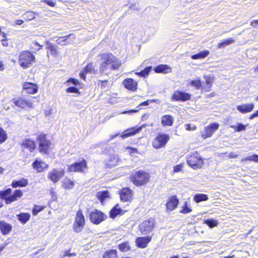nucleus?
<instances>
[{
	"label": "nucleus",
	"mask_w": 258,
	"mask_h": 258,
	"mask_svg": "<svg viewBox=\"0 0 258 258\" xmlns=\"http://www.w3.org/2000/svg\"><path fill=\"white\" fill-rule=\"evenodd\" d=\"M100 57V72L105 75L111 70H118L121 66L120 60L111 53L105 52L99 55Z\"/></svg>",
	"instance_id": "nucleus-1"
},
{
	"label": "nucleus",
	"mask_w": 258,
	"mask_h": 258,
	"mask_svg": "<svg viewBox=\"0 0 258 258\" xmlns=\"http://www.w3.org/2000/svg\"><path fill=\"white\" fill-rule=\"evenodd\" d=\"M149 174L142 170H139L133 173L131 176L132 181L138 186L147 184L149 182Z\"/></svg>",
	"instance_id": "nucleus-2"
},
{
	"label": "nucleus",
	"mask_w": 258,
	"mask_h": 258,
	"mask_svg": "<svg viewBox=\"0 0 258 258\" xmlns=\"http://www.w3.org/2000/svg\"><path fill=\"white\" fill-rule=\"evenodd\" d=\"M35 56L28 51H23L19 55L18 62L20 66L23 69L30 67L32 62L35 61Z\"/></svg>",
	"instance_id": "nucleus-3"
},
{
	"label": "nucleus",
	"mask_w": 258,
	"mask_h": 258,
	"mask_svg": "<svg viewBox=\"0 0 258 258\" xmlns=\"http://www.w3.org/2000/svg\"><path fill=\"white\" fill-rule=\"evenodd\" d=\"M187 163L188 165L194 169L200 168L203 165V160L201 155L195 152L191 154L187 157Z\"/></svg>",
	"instance_id": "nucleus-4"
},
{
	"label": "nucleus",
	"mask_w": 258,
	"mask_h": 258,
	"mask_svg": "<svg viewBox=\"0 0 258 258\" xmlns=\"http://www.w3.org/2000/svg\"><path fill=\"white\" fill-rule=\"evenodd\" d=\"M87 169V164L85 159L80 162H75L68 167V171L70 172L85 173Z\"/></svg>",
	"instance_id": "nucleus-5"
},
{
	"label": "nucleus",
	"mask_w": 258,
	"mask_h": 258,
	"mask_svg": "<svg viewBox=\"0 0 258 258\" xmlns=\"http://www.w3.org/2000/svg\"><path fill=\"white\" fill-rule=\"evenodd\" d=\"M170 139V137L166 134H159L153 140V146L155 149H160L164 147Z\"/></svg>",
	"instance_id": "nucleus-6"
},
{
	"label": "nucleus",
	"mask_w": 258,
	"mask_h": 258,
	"mask_svg": "<svg viewBox=\"0 0 258 258\" xmlns=\"http://www.w3.org/2000/svg\"><path fill=\"white\" fill-rule=\"evenodd\" d=\"M107 216L101 211L94 210L89 214L90 220L93 224L98 225L107 218Z\"/></svg>",
	"instance_id": "nucleus-7"
},
{
	"label": "nucleus",
	"mask_w": 258,
	"mask_h": 258,
	"mask_svg": "<svg viewBox=\"0 0 258 258\" xmlns=\"http://www.w3.org/2000/svg\"><path fill=\"white\" fill-rule=\"evenodd\" d=\"M154 223L155 221L153 218L143 221L140 225V230L142 234L147 235L151 232L154 228Z\"/></svg>",
	"instance_id": "nucleus-8"
},
{
	"label": "nucleus",
	"mask_w": 258,
	"mask_h": 258,
	"mask_svg": "<svg viewBox=\"0 0 258 258\" xmlns=\"http://www.w3.org/2000/svg\"><path fill=\"white\" fill-rule=\"evenodd\" d=\"M84 216L82 211L79 210L76 214L75 221L73 226L74 231L77 233L81 232L84 227Z\"/></svg>",
	"instance_id": "nucleus-9"
},
{
	"label": "nucleus",
	"mask_w": 258,
	"mask_h": 258,
	"mask_svg": "<svg viewBox=\"0 0 258 258\" xmlns=\"http://www.w3.org/2000/svg\"><path fill=\"white\" fill-rule=\"evenodd\" d=\"M39 142V148L40 152L44 154L48 153L51 143L46 139L45 135H40L38 137Z\"/></svg>",
	"instance_id": "nucleus-10"
},
{
	"label": "nucleus",
	"mask_w": 258,
	"mask_h": 258,
	"mask_svg": "<svg viewBox=\"0 0 258 258\" xmlns=\"http://www.w3.org/2000/svg\"><path fill=\"white\" fill-rule=\"evenodd\" d=\"M64 173L63 169L54 168L48 172L47 177L53 183H56L64 176Z\"/></svg>",
	"instance_id": "nucleus-11"
},
{
	"label": "nucleus",
	"mask_w": 258,
	"mask_h": 258,
	"mask_svg": "<svg viewBox=\"0 0 258 258\" xmlns=\"http://www.w3.org/2000/svg\"><path fill=\"white\" fill-rule=\"evenodd\" d=\"M219 127V124L218 123H213L208 126L206 127L205 130L202 132V138L203 139L210 138L213 133L216 131Z\"/></svg>",
	"instance_id": "nucleus-12"
},
{
	"label": "nucleus",
	"mask_w": 258,
	"mask_h": 258,
	"mask_svg": "<svg viewBox=\"0 0 258 258\" xmlns=\"http://www.w3.org/2000/svg\"><path fill=\"white\" fill-rule=\"evenodd\" d=\"M172 99L176 101H185L190 99V95L181 91H175L172 95Z\"/></svg>",
	"instance_id": "nucleus-13"
},
{
	"label": "nucleus",
	"mask_w": 258,
	"mask_h": 258,
	"mask_svg": "<svg viewBox=\"0 0 258 258\" xmlns=\"http://www.w3.org/2000/svg\"><path fill=\"white\" fill-rule=\"evenodd\" d=\"M120 200L123 202H130L132 200V190L129 188H123L120 191Z\"/></svg>",
	"instance_id": "nucleus-14"
},
{
	"label": "nucleus",
	"mask_w": 258,
	"mask_h": 258,
	"mask_svg": "<svg viewBox=\"0 0 258 258\" xmlns=\"http://www.w3.org/2000/svg\"><path fill=\"white\" fill-rule=\"evenodd\" d=\"M32 167L37 172L40 173L47 169L48 165L41 160L36 159L32 163Z\"/></svg>",
	"instance_id": "nucleus-15"
},
{
	"label": "nucleus",
	"mask_w": 258,
	"mask_h": 258,
	"mask_svg": "<svg viewBox=\"0 0 258 258\" xmlns=\"http://www.w3.org/2000/svg\"><path fill=\"white\" fill-rule=\"evenodd\" d=\"M253 103L242 104L237 105L236 108L237 110L241 113L245 114L251 112L254 108Z\"/></svg>",
	"instance_id": "nucleus-16"
},
{
	"label": "nucleus",
	"mask_w": 258,
	"mask_h": 258,
	"mask_svg": "<svg viewBox=\"0 0 258 258\" xmlns=\"http://www.w3.org/2000/svg\"><path fill=\"white\" fill-rule=\"evenodd\" d=\"M151 240V237L150 236L138 237L136 239V243L138 247L144 248L147 246L148 243H149Z\"/></svg>",
	"instance_id": "nucleus-17"
},
{
	"label": "nucleus",
	"mask_w": 258,
	"mask_h": 258,
	"mask_svg": "<svg viewBox=\"0 0 258 258\" xmlns=\"http://www.w3.org/2000/svg\"><path fill=\"white\" fill-rule=\"evenodd\" d=\"M123 84L125 88L131 91H135L137 88V82L131 78L125 79Z\"/></svg>",
	"instance_id": "nucleus-18"
},
{
	"label": "nucleus",
	"mask_w": 258,
	"mask_h": 258,
	"mask_svg": "<svg viewBox=\"0 0 258 258\" xmlns=\"http://www.w3.org/2000/svg\"><path fill=\"white\" fill-rule=\"evenodd\" d=\"M178 203V200L175 196L170 197L166 204L167 209L169 211H173L176 208Z\"/></svg>",
	"instance_id": "nucleus-19"
},
{
	"label": "nucleus",
	"mask_w": 258,
	"mask_h": 258,
	"mask_svg": "<svg viewBox=\"0 0 258 258\" xmlns=\"http://www.w3.org/2000/svg\"><path fill=\"white\" fill-rule=\"evenodd\" d=\"M23 196V192L19 189H17L15 190L14 193L8 197V198L6 199V203L7 204H11V203L17 201L18 198H20L22 197Z\"/></svg>",
	"instance_id": "nucleus-20"
},
{
	"label": "nucleus",
	"mask_w": 258,
	"mask_h": 258,
	"mask_svg": "<svg viewBox=\"0 0 258 258\" xmlns=\"http://www.w3.org/2000/svg\"><path fill=\"white\" fill-rule=\"evenodd\" d=\"M23 89L27 93L35 94L37 92V87L36 85L32 83L25 82L23 85Z\"/></svg>",
	"instance_id": "nucleus-21"
},
{
	"label": "nucleus",
	"mask_w": 258,
	"mask_h": 258,
	"mask_svg": "<svg viewBox=\"0 0 258 258\" xmlns=\"http://www.w3.org/2000/svg\"><path fill=\"white\" fill-rule=\"evenodd\" d=\"M154 70L157 73L167 74L171 72V68L167 64H159Z\"/></svg>",
	"instance_id": "nucleus-22"
},
{
	"label": "nucleus",
	"mask_w": 258,
	"mask_h": 258,
	"mask_svg": "<svg viewBox=\"0 0 258 258\" xmlns=\"http://www.w3.org/2000/svg\"><path fill=\"white\" fill-rule=\"evenodd\" d=\"M124 212L117 204L109 212L110 217L114 219L117 215H123Z\"/></svg>",
	"instance_id": "nucleus-23"
},
{
	"label": "nucleus",
	"mask_w": 258,
	"mask_h": 258,
	"mask_svg": "<svg viewBox=\"0 0 258 258\" xmlns=\"http://www.w3.org/2000/svg\"><path fill=\"white\" fill-rule=\"evenodd\" d=\"M142 130V127L138 128L133 127L131 129L126 130L121 136L122 138L124 139L139 133Z\"/></svg>",
	"instance_id": "nucleus-24"
},
{
	"label": "nucleus",
	"mask_w": 258,
	"mask_h": 258,
	"mask_svg": "<svg viewBox=\"0 0 258 258\" xmlns=\"http://www.w3.org/2000/svg\"><path fill=\"white\" fill-rule=\"evenodd\" d=\"M12 226L4 221H0V229L4 235L8 234L12 230Z\"/></svg>",
	"instance_id": "nucleus-25"
},
{
	"label": "nucleus",
	"mask_w": 258,
	"mask_h": 258,
	"mask_svg": "<svg viewBox=\"0 0 258 258\" xmlns=\"http://www.w3.org/2000/svg\"><path fill=\"white\" fill-rule=\"evenodd\" d=\"M28 184V181L27 179L22 178L18 180H14L12 183V186L14 188L18 187H26Z\"/></svg>",
	"instance_id": "nucleus-26"
},
{
	"label": "nucleus",
	"mask_w": 258,
	"mask_h": 258,
	"mask_svg": "<svg viewBox=\"0 0 258 258\" xmlns=\"http://www.w3.org/2000/svg\"><path fill=\"white\" fill-rule=\"evenodd\" d=\"M119 161L118 156L114 155L110 157V159L106 163L107 167L112 168L116 166Z\"/></svg>",
	"instance_id": "nucleus-27"
},
{
	"label": "nucleus",
	"mask_w": 258,
	"mask_h": 258,
	"mask_svg": "<svg viewBox=\"0 0 258 258\" xmlns=\"http://www.w3.org/2000/svg\"><path fill=\"white\" fill-rule=\"evenodd\" d=\"M173 122V118L170 115H165L161 118V123L163 126H171Z\"/></svg>",
	"instance_id": "nucleus-28"
},
{
	"label": "nucleus",
	"mask_w": 258,
	"mask_h": 258,
	"mask_svg": "<svg viewBox=\"0 0 258 258\" xmlns=\"http://www.w3.org/2000/svg\"><path fill=\"white\" fill-rule=\"evenodd\" d=\"M96 197L100 202L103 204L104 201L109 198V192L108 190L99 191L97 193Z\"/></svg>",
	"instance_id": "nucleus-29"
},
{
	"label": "nucleus",
	"mask_w": 258,
	"mask_h": 258,
	"mask_svg": "<svg viewBox=\"0 0 258 258\" xmlns=\"http://www.w3.org/2000/svg\"><path fill=\"white\" fill-rule=\"evenodd\" d=\"M22 145L25 148H27L30 152H32L35 148V143L34 141L29 139L25 140Z\"/></svg>",
	"instance_id": "nucleus-30"
},
{
	"label": "nucleus",
	"mask_w": 258,
	"mask_h": 258,
	"mask_svg": "<svg viewBox=\"0 0 258 258\" xmlns=\"http://www.w3.org/2000/svg\"><path fill=\"white\" fill-rule=\"evenodd\" d=\"M75 185V182L68 178H64L62 181V187L67 189H72Z\"/></svg>",
	"instance_id": "nucleus-31"
},
{
	"label": "nucleus",
	"mask_w": 258,
	"mask_h": 258,
	"mask_svg": "<svg viewBox=\"0 0 258 258\" xmlns=\"http://www.w3.org/2000/svg\"><path fill=\"white\" fill-rule=\"evenodd\" d=\"M18 220L23 224L26 223L30 219V214L28 213H22L17 215Z\"/></svg>",
	"instance_id": "nucleus-32"
},
{
	"label": "nucleus",
	"mask_w": 258,
	"mask_h": 258,
	"mask_svg": "<svg viewBox=\"0 0 258 258\" xmlns=\"http://www.w3.org/2000/svg\"><path fill=\"white\" fill-rule=\"evenodd\" d=\"M210 54L209 50H205L197 54L191 55V57L193 59H201L207 57Z\"/></svg>",
	"instance_id": "nucleus-33"
},
{
	"label": "nucleus",
	"mask_w": 258,
	"mask_h": 258,
	"mask_svg": "<svg viewBox=\"0 0 258 258\" xmlns=\"http://www.w3.org/2000/svg\"><path fill=\"white\" fill-rule=\"evenodd\" d=\"M14 104L22 108H26L29 106V103L22 99H19L14 101Z\"/></svg>",
	"instance_id": "nucleus-34"
},
{
	"label": "nucleus",
	"mask_w": 258,
	"mask_h": 258,
	"mask_svg": "<svg viewBox=\"0 0 258 258\" xmlns=\"http://www.w3.org/2000/svg\"><path fill=\"white\" fill-rule=\"evenodd\" d=\"M69 38H71L72 39L74 40L75 37L73 34H69V35L65 37H60L56 40V42L58 44H65L66 42Z\"/></svg>",
	"instance_id": "nucleus-35"
},
{
	"label": "nucleus",
	"mask_w": 258,
	"mask_h": 258,
	"mask_svg": "<svg viewBox=\"0 0 258 258\" xmlns=\"http://www.w3.org/2000/svg\"><path fill=\"white\" fill-rule=\"evenodd\" d=\"M194 200L196 203H198L202 201H207L208 197L205 194H198L194 196Z\"/></svg>",
	"instance_id": "nucleus-36"
},
{
	"label": "nucleus",
	"mask_w": 258,
	"mask_h": 258,
	"mask_svg": "<svg viewBox=\"0 0 258 258\" xmlns=\"http://www.w3.org/2000/svg\"><path fill=\"white\" fill-rule=\"evenodd\" d=\"M118 249L122 252H127L131 249V246L128 242H124L118 245Z\"/></svg>",
	"instance_id": "nucleus-37"
},
{
	"label": "nucleus",
	"mask_w": 258,
	"mask_h": 258,
	"mask_svg": "<svg viewBox=\"0 0 258 258\" xmlns=\"http://www.w3.org/2000/svg\"><path fill=\"white\" fill-rule=\"evenodd\" d=\"M103 258H117V251L111 249L106 251L103 255Z\"/></svg>",
	"instance_id": "nucleus-38"
},
{
	"label": "nucleus",
	"mask_w": 258,
	"mask_h": 258,
	"mask_svg": "<svg viewBox=\"0 0 258 258\" xmlns=\"http://www.w3.org/2000/svg\"><path fill=\"white\" fill-rule=\"evenodd\" d=\"M235 42V40L232 38H230L229 39L224 40L221 43H219L218 45V48H224L226 46L230 45L231 44Z\"/></svg>",
	"instance_id": "nucleus-39"
},
{
	"label": "nucleus",
	"mask_w": 258,
	"mask_h": 258,
	"mask_svg": "<svg viewBox=\"0 0 258 258\" xmlns=\"http://www.w3.org/2000/svg\"><path fill=\"white\" fill-rule=\"evenodd\" d=\"M151 70H152V67H146L144 70L141 71L140 72L136 73V74L140 77L145 78L149 75V74Z\"/></svg>",
	"instance_id": "nucleus-40"
},
{
	"label": "nucleus",
	"mask_w": 258,
	"mask_h": 258,
	"mask_svg": "<svg viewBox=\"0 0 258 258\" xmlns=\"http://www.w3.org/2000/svg\"><path fill=\"white\" fill-rule=\"evenodd\" d=\"M246 126L241 123H238L237 125H232L230 127L234 129L236 132H240L245 131Z\"/></svg>",
	"instance_id": "nucleus-41"
},
{
	"label": "nucleus",
	"mask_w": 258,
	"mask_h": 258,
	"mask_svg": "<svg viewBox=\"0 0 258 258\" xmlns=\"http://www.w3.org/2000/svg\"><path fill=\"white\" fill-rule=\"evenodd\" d=\"M190 84L192 86L195 87L197 89H200L201 88L203 89V88H202V84L200 78H198L195 80L191 81Z\"/></svg>",
	"instance_id": "nucleus-42"
},
{
	"label": "nucleus",
	"mask_w": 258,
	"mask_h": 258,
	"mask_svg": "<svg viewBox=\"0 0 258 258\" xmlns=\"http://www.w3.org/2000/svg\"><path fill=\"white\" fill-rule=\"evenodd\" d=\"M36 13L33 12H27L23 15V18L28 21H30L35 18Z\"/></svg>",
	"instance_id": "nucleus-43"
},
{
	"label": "nucleus",
	"mask_w": 258,
	"mask_h": 258,
	"mask_svg": "<svg viewBox=\"0 0 258 258\" xmlns=\"http://www.w3.org/2000/svg\"><path fill=\"white\" fill-rule=\"evenodd\" d=\"M204 223L209 226L210 228H213L217 226L218 222L217 220L213 219H210L205 220Z\"/></svg>",
	"instance_id": "nucleus-44"
},
{
	"label": "nucleus",
	"mask_w": 258,
	"mask_h": 258,
	"mask_svg": "<svg viewBox=\"0 0 258 258\" xmlns=\"http://www.w3.org/2000/svg\"><path fill=\"white\" fill-rule=\"evenodd\" d=\"M12 192V189L11 188H8L4 190H1L0 191V198L6 199L8 198L9 195L11 194Z\"/></svg>",
	"instance_id": "nucleus-45"
},
{
	"label": "nucleus",
	"mask_w": 258,
	"mask_h": 258,
	"mask_svg": "<svg viewBox=\"0 0 258 258\" xmlns=\"http://www.w3.org/2000/svg\"><path fill=\"white\" fill-rule=\"evenodd\" d=\"M7 139V134L6 132L0 126V143L5 142Z\"/></svg>",
	"instance_id": "nucleus-46"
},
{
	"label": "nucleus",
	"mask_w": 258,
	"mask_h": 258,
	"mask_svg": "<svg viewBox=\"0 0 258 258\" xmlns=\"http://www.w3.org/2000/svg\"><path fill=\"white\" fill-rule=\"evenodd\" d=\"M191 209L187 205V202H185L184 206L182 207V209L180 211L181 213L187 214L191 211Z\"/></svg>",
	"instance_id": "nucleus-47"
},
{
	"label": "nucleus",
	"mask_w": 258,
	"mask_h": 258,
	"mask_svg": "<svg viewBox=\"0 0 258 258\" xmlns=\"http://www.w3.org/2000/svg\"><path fill=\"white\" fill-rule=\"evenodd\" d=\"M43 209L42 207L35 206V207L32 210L33 215L34 216L36 215L39 212L41 211Z\"/></svg>",
	"instance_id": "nucleus-48"
},
{
	"label": "nucleus",
	"mask_w": 258,
	"mask_h": 258,
	"mask_svg": "<svg viewBox=\"0 0 258 258\" xmlns=\"http://www.w3.org/2000/svg\"><path fill=\"white\" fill-rule=\"evenodd\" d=\"M212 80L210 78H206V83L207 84V87L205 88L206 91H208L210 90V88L212 87Z\"/></svg>",
	"instance_id": "nucleus-49"
},
{
	"label": "nucleus",
	"mask_w": 258,
	"mask_h": 258,
	"mask_svg": "<svg viewBox=\"0 0 258 258\" xmlns=\"http://www.w3.org/2000/svg\"><path fill=\"white\" fill-rule=\"evenodd\" d=\"M246 159H248V161H254L255 162L258 163V155L256 154H253L251 156H249L246 157Z\"/></svg>",
	"instance_id": "nucleus-50"
},
{
	"label": "nucleus",
	"mask_w": 258,
	"mask_h": 258,
	"mask_svg": "<svg viewBox=\"0 0 258 258\" xmlns=\"http://www.w3.org/2000/svg\"><path fill=\"white\" fill-rule=\"evenodd\" d=\"M84 70L87 72V73H91L94 70L93 64L92 63H90L88 64Z\"/></svg>",
	"instance_id": "nucleus-51"
},
{
	"label": "nucleus",
	"mask_w": 258,
	"mask_h": 258,
	"mask_svg": "<svg viewBox=\"0 0 258 258\" xmlns=\"http://www.w3.org/2000/svg\"><path fill=\"white\" fill-rule=\"evenodd\" d=\"M67 92L68 93H79V90L75 87H70L67 89Z\"/></svg>",
	"instance_id": "nucleus-52"
},
{
	"label": "nucleus",
	"mask_w": 258,
	"mask_h": 258,
	"mask_svg": "<svg viewBox=\"0 0 258 258\" xmlns=\"http://www.w3.org/2000/svg\"><path fill=\"white\" fill-rule=\"evenodd\" d=\"M42 47V45H40L37 42H34L32 43V47H35L37 50H40Z\"/></svg>",
	"instance_id": "nucleus-53"
},
{
	"label": "nucleus",
	"mask_w": 258,
	"mask_h": 258,
	"mask_svg": "<svg viewBox=\"0 0 258 258\" xmlns=\"http://www.w3.org/2000/svg\"><path fill=\"white\" fill-rule=\"evenodd\" d=\"M44 2L51 7H54L55 5V2L51 0H44Z\"/></svg>",
	"instance_id": "nucleus-54"
},
{
	"label": "nucleus",
	"mask_w": 258,
	"mask_h": 258,
	"mask_svg": "<svg viewBox=\"0 0 258 258\" xmlns=\"http://www.w3.org/2000/svg\"><path fill=\"white\" fill-rule=\"evenodd\" d=\"M87 74V72L84 70V69L81 71V72L80 73V77L85 80L86 77V75Z\"/></svg>",
	"instance_id": "nucleus-55"
},
{
	"label": "nucleus",
	"mask_w": 258,
	"mask_h": 258,
	"mask_svg": "<svg viewBox=\"0 0 258 258\" xmlns=\"http://www.w3.org/2000/svg\"><path fill=\"white\" fill-rule=\"evenodd\" d=\"M68 82L69 83H71L72 84L75 85H77L78 84H79V82L78 80L75 79H73V78H70L69 80H68Z\"/></svg>",
	"instance_id": "nucleus-56"
},
{
	"label": "nucleus",
	"mask_w": 258,
	"mask_h": 258,
	"mask_svg": "<svg viewBox=\"0 0 258 258\" xmlns=\"http://www.w3.org/2000/svg\"><path fill=\"white\" fill-rule=\"evenodd\" d=\"M238 155L234 153L233 152H231L228 154V158H237Z\"/></svg>",
	"instance_id": "nucleus-57"
},
{
	"label": "nucleus",
	"mask_w": 258,
	"mask_h": 258,
	"mask_svg": "<svg viewBox=\"0 0 258 258\" xmlns=\"http://www.w3.org/2000/svg\"><path fill=\"white\" fill-rule=\"evenodd\" d=\"M181 166L180 165H177L174 167V171L175 172H178L181 171Z\"/></svg>",
	"instance_id": "nucleus-58"
},
{
	"label": "nucleus",
	"mask_w": 258,
	"mask_h": 258,
	"mask_svg": "<svg viewBox=\"0 0 258 258\" xmlns=\"http://www.w3.org/2000/svg\"><path fill=\"white\" fill-rule=\"evenodd\" d=\"M76 255V253H69L68 251H66L63 255V256L71 257V256H75Z\"/></svg>",
	"instance_id": "nucleus-59"
},
{
	"label": "nucleus",
	"mask_w": 258,
	"mask_h": 258,
	"mask_svg": "<svg viewBox=\"0 0 258 258\" xmlns=\"http://www.w3.org/2000/svg\"><path fill=\"white\" fill-rule=\"evenodd\" d=\"M2 45L4 46H5V47L8 46V45H9V43L8 42V40H7V38L2 39Z\"/></svg>",
	"instance_id": "nucleus-60"
},
{
	"label": "nucleus",
	"mask_w": 258,
	"mask_h": 258,
	"mask_svg": "<svg viewBox=\"0 0 258 258\" xmlns=\"http://www.w3.org/2000/svg\"><path fill=\"white\" fill-rule=\"evenodd\" d=\"M155 100H148V101H144L142 103H141L139 106H142V105H145V106H147L148 105H149V102H155Z\"/></svg>",
	"instance_id": "nucleus-61"
},
{
	"label": "nucleus",
	"mask_w": 258,
	"mask_h": 258,
	"mask_svg": "<svg viewBox=\"0 0 258 258\" xmlns=\"http://www.w3.org/2000/svg\"><path fill=\"white\" fill-rule=\"evenodd\" d=\"M138 111V110L132 109V110H130L129 111H124L122 113V114L131 113H134V112H137Z\"/></svg>",
	"instance_id": "nucleus-62"
},
{
	"label": "nucleus",
	"mask_w": 258,
	"mask_h": 258,
	"mask_svg": "<svg viewBox=\"0 0 258 258\" xmlns=\"http://www.w3.org/2000/svg\"><path fill=\"white\" fill-rule=\"evenodd\" d=\"M48 48L51 51H53L55 50V47L51 44H49V45L48 46Z\"/></svg>",
	"instance_id": "nucleus-63"
},
{
	"label": "nucleus",
	"mask_w": 258,
	"mask_h": 258,
	"mask_svg": "<svg viewBox=\"0 0 258 258\" xmlns=\"http://www.w3.org/2000/svg\"><path fill=\"white\" fill-rule=\"evenodd\" d=\"M257 117V113L256 112H255L254 113H253L252 114H251L250 116H249V119H253L254 117Z\"/></svg>",
	"instance_id": "nucleus-64"
}]
</instances>
